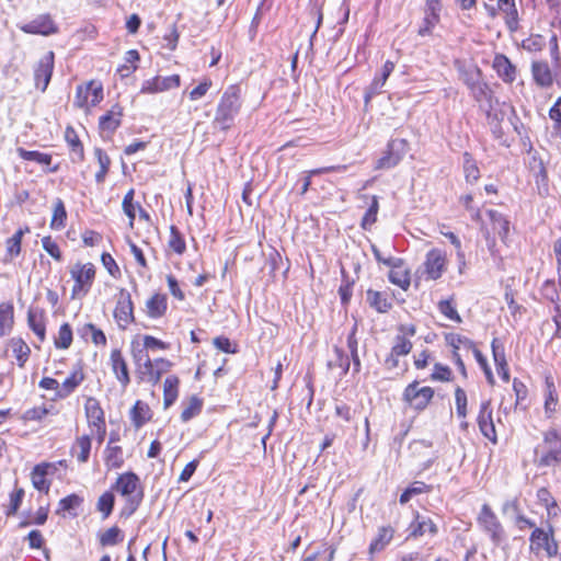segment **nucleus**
Here are the masks:
<instances>
[{"label": "nucleus", "instance_id": "f257e3e1", "mask_svg": "<svg viewBox=\"0 0 561 561\" xmlns=\"http://www.w3.org/2000/svg\"><path fill=\"white\" fill-rule=\"evenodd\" d=\"M242 107L241 88L229 85L222 93L216 108L214 125L221 130H228L234 123Z\"/></svg>", "mask_w": 561, "mask_h": 561}, {"label": "nucleus", "instance_id": "f03ea898", "mask_svg": "<svg viewBox=\"0 0 561 561\" xmlns=\"http://www.w3.org/2000/svg\"><path fill=\"white\" fill-rule=\"evenodd\" d=\"M70 275L75 280L71 298L81 299L87 296L95 278L94 265L92 263H76L70 270Z\"/></svg>", "mask_w": 561, "mask_h": 561}, {"label": "nucleus", "instance_id": "7ed1b4c3", "mask_svg": "<svg viewBox=\"0 0 561 561\" xmlns=\"http://www.w3.org/2000/svg\"><path fill=\"white\" fill-rule=\"evenodd\" d=\"M115 489L121 493V495L127 497V506L129 508V514H133L142 500V492L140 489V481L136 473L134 472H125L121 474L115 484Z\"/></svg>", "mask_w": 561, "mask_h": 561}, {"label": "nucleus", "instance_id": "20e7f679", "mask_svg": "<svg viewBox=\"0 0 561 561\" xmlns=\"http://www.w3.org/2000/svg\"><path fill=\"white\" fill-rule=\"evenodd\" d=\"M477 524L494 545H500L505 537L504 528L490 505L483 504L477 517Z\"/></svg>", "mask_w": 561, "mask_h": 561}, {"label": "nucleus", "instance_id": "39448f33", "mask_svg": "<svg viewBox=\"0 0 561 561\" xmlns=\"http://www.w3.org/2000/svg\"><path fill=\"white\" fill-rule=\"evenodd\" d=\"M103 100V87L101 83L90 81L77 88L75 105L80 108H89L98 105Z\"/></svg>", "mask_w": 561, "mask_h": 561}, {"label": "nucleus", "instance_id": "423d86ee", "mask_svg": "<svg viewBox=\"0 0 561 561\" xmlns=\"http://www.w3.org/2000/svg\"><path fill=\"white\" fill-rule=\"evenodd\" d=\"M434 397V390L431 387L419 388V381L409 383L403 392V400L413 409L424 410Z\"/></svg>", "mask_w": 561, "mask_h": 561}, {"label": "nucleus", "instance_id": "0eeeda50", "mask_svg": "<svg viewBox=\"0 0 561 561\" xmlns=\"http://www.w3.org/2000/svg\"><path fill=\"white\" fill-rule=\"evenodd\" d=\"M408 142L404 139H392L388 144L387 151L375 165L377 170H386L396 167L407 152Z\"/></svg>", "mask_w": 561, "mask_h": 561}, {"label": "nucleus", "instance_id": "6e6552de", "mask_svg": "<svg viewBox=\"0 0 561 561\" xmlns=\"http://www.w3.org/2000/svg\"><path fill=\"white\" fill-rule=\"evenodd\" d=\"M114 318L118 327L125 330L135 321L134 305L130 294L126 289H121L118 300L114 310Z\"/></svg>", "mask_w": 561, "mask_h": 561}, {"label": "nucleus", "instance_id": "1a4fd4ad", "mask_svg": "<svg viewBox=\"0 0 561 561\" xmlns=\"http://www.w3.org/2000/svg\"><path fill=\"white\" fill-rule=\"evenodd\" d=\"M446 254L442 250H430L423 264L426 278L431 280L440 278L446 271Z\"/></svg>", "mask_w": 561, "mask_h": 561}, {"label": "nucleus", "instance_id": "9d476101", "mask_svg": "<svg viewBox=\"0 0 561 561\" xmlns=\"http://www.w3.org/2000/svg\"><path fill=\"white\" fill-rule=\"evenodd\" d=\"M443 4L440 0H427L424 8V19L419 28L420 36L431 35L434 27L440 21Z\"/></svg>", "mask_w": 561, "mask_h": 561}, {"label": "nucleus", "instance_id": "9b49d317", "mask_svg": "<svg viewBox=\"0 0 561 561\" xmlns=\"http://www.w3.org/2000/svg\"><path fill=\"white\" fill-rule=\"evenodd\" d=\"M20 30L26 34L49 36L58 32V26L49 14H41L28 23L20 25Z\"/></svg>", "mask_w": 561, "mask_h": 561}, {"label": "nucleus", "instance_id": "f8f14e48", "mask_svg": "<svg viewBox=\"0 0 561 561\" xmlns=\"http://www.w3.org/2000/svg\"><path fill=\"white\" fill-rule=\"evenodd\" d=\"M55 55L53 51H47L39 60L34 70L35 85L41 91H45L49 84L53 70H54Z\"/></svg>", "mask_w": 561, "mask_h": 561}, {"label": "nucleus", "instance_id": "ddd939ff", "mask_svg": "<svg viewBox=\"0 0 561 561\" xmlns=\"http://www.w3.org/2000/svg\"><path fill=\"white\" fill-rule=\"evenodd\" d=\"M477 422L481 434L485 438L490 439L493 444H496L497 436L492 417V407L490 400H485L481 403Z\"/></svg>", "mask_w": 561, "mask_h": 561}, {"label": "nucleus", "instance_id": "4468645a", "mask_svg": "<svg viewBox=\"0 0 561 561\" xmlns=\"http://www.w3.org/2000/svg\"><path fill=\"white\" fill-rule=\"evenodd\" d=\"M181 79L178 75L169 77H154L144 81L140 92L145 94H153L180 87Z\"/></svg>", "mask_w": 561, "mask_h": 561}, {"label": "nucleus", "instance_id": "2eb2a0df", "mask_svg": "<svg viewBox=\"0 0 561 561\" xmlns=\"http://www.w3.org/2000/svg\"><path fill=\"white\" fill-rule=\"evenodd\" d=\"M171 367V363L164 358L151 360L146 356V362L142 364L141 375L145 380L151 383H157L162 374L167 373Z\"/></svg>", "mask_w": 561, "mask_h": 561}, {"label": "nucleus", "instance_id": "dca6fc26", "mask_svg": "<svg viewBox=\"0 0 561 561\" xmlns=\"http://www.w3.org/2000/svg\"><path fill=\"white\" fill-rule=\"evenodd\" d=\"M393 70L394 64L390 60H387L382 66L380 76H376L373 82L365 89L364 101L366 105L375 95L381 93L387 79Z\"/></svg>", "mask_w": 561, "mask_h": 561}, {"label": "nucleus", "instance_id": "f3484780", "mask_svg": "<svg viewBox=\"0 0 561 561\" xmlns=\"http://www.w3.org/2000/svg\"><path fill=\"white\" fill-rule=\"evenodd\" d=\"M497 10L504 15L507 28L516 32L519 27V18L515 0H497Z\"/></svg>", "mask_w": 561, "mask_h": 561}, {"label": "nucleus", "instance_id": "a211bd4d", "mask_svg": "<svg viewBox=\"0 0 561 561\" xmlns=\"http://www.w3.org/2000/svg\"><path fill=\"white\" fill-rule=\"evenodd\" d=\"M493 68L504 82L512 83L515 81L517 75L516 67L505 55L497 54L494 57Z\"/></svg>", "mask_w": 561, "mask_h": 561}, {"label": "nucleus", "instance_id": "6ab92c4d", "mask_svg": "<svg viewBox=\"0 0 561 561\" xmlns=\"http://www.w3.org/2000/svg\"><path fill=\"white\" fill-rule=\"evenodd\" d=\"M84 412L89 428L105 423L104 411L98 399L89 397L84 403Z\"/></svg>", "mask_w": 561, "mask_h": 561}, {"label": "nucleus", "instance_id": "aec40b11", "mask_svg": "<svg viewBox=\"0 0 561 561\" xmlns=\"http://www.w3.org/2000/svg\"><path fill=\"white\" fill-rule=\"evenodd\" d=\"M111 366L112 370L115 374L117 380L121 382V385L125 388L129 382V374L126 360L123 357V354L119 350H113L111 352Z\"/></svg>", "mask_w": 561, "mask_h": 561}, {"label": "nucleus", "instance_id": "412c9836", "mask_svg": "<svg viewBox=\"0 0 561 561\" xmlns=\"http://www.w3.org/2000/svg\"><path fill=\"white\" fill-rule=\"evenodd\" d=\"M123 108L115 104L112 108L102 115L99 119V127L102 131L113 134L121 125Z\"/></svg>", "mask_w": 561, "mask_h": 561}, {"label": "nucleus", "instance_id": "4be33fe9", "mask_svg": "<svg viewBox=\"0 0 561 561\" xmlns=\"http://www.w3.org/2000/svg\"><path fill=\"white\" fill-rule=\"evenodd\" d=\"M531 75L537 85L549 88L553 83V76L547 61H534Z\"/></svg>", "mask_w": 561, "mask_h": 561}, {"label": "nucleus", "instance_id": "5701e85b", "mask_svg": "<svg viewBox=\"0 0 561 561\" xmlns=\"http://www.w3.org/2000/svg\"><path fill=\"white\" fill-rule=\"evenodd\" d=\"M410 536L414 538L424 536L425 534L434 536L438 531L436 524L431 518L421 516L420 514H416L415 519L410 525Z\"/></svg>", "mask_w": 561, "mask_h": 561}, {"label": "nucleus", "instance_id": "b1692460", "mask_svg": "<svg viewBox=\"0 0 561 561\" xmlns=\"http://www.w3.org/2000/svg\"><path fill=\"white\" fill-rule=\"evenodd\" d=\"M460 80L470 89L482 79L481 70L474 65H466L459 60L455 62Z\"/></svg>", "mask_w": 561, "mask_h": 561}, {"label": "nucleus", "instance_id": "393cba45", "mask_svg": "<svg viewBox=\"0 0 561 561\" xmlns=\"http://www.w3.org/2000/svg\"><path fill=\"white\" fill-rule=\"evenodd\" d=\"M50 469L51 465L49 463H39L34 467L31 472V480L36 490L48 493L50 484L47 481L46 476Z\"/></svg>", "mask_w": 561, "mask_h": 561}, {"label": "nucleus", "instance_id": "a878e982", "mask_svg": "<svg viewBox=\"0 0 561 561\" xmlns=\"http://www.w3.org/2000/svg\"><path fill=\"white\" fill-rule=\"evenodd\" d=\"M27 322L32 331L43 342L46 336L44 311L38 308H31L27 312Z\"/></svg>", "mask_w": 561, "mask_h": 561}, {"label": "nucleus", "instance_id": "bb28decb", "mask_svg": "<svg viewBox=\"0 0 561 561\" xmlns=\"http://www.w3.org/2000/svg\"><path fill=\"white\" fill-rule=\"evenodd\" d=\"M394 529L391 526H381L378 528L376 538L370 542L369 553L374 554L382 551L392 540Z\"/></svg>", "mask_w": 561, "mask_h": 561}, {"label": "nucleus", "instance_id": "cd10ccee", "mask_svg": "<svg viewBox=\"0 0 561 561\" xmlns=\"http://www.w3.org/2000/svg\"><path fill=\"white\" fill-rule=\"evenodd\" d=\"M103 454L107 470L119 469L124 466V451L121 446L106 445Z\"/></svg>", "mask_w": 561, "mask_h": 561}, {"label": "nucleus", "instance_id": "c85d7f7f", "mask_svg": "<svg viewBox=\"0 0 561 561\" xmlns=\"http://www.w3.org/2000/svg\"><path fill=\"white\" fill-rule=\"evenodd\" d=\"M84 380V374L81 368L73 370L60 386V390L57 392V397L65 399L69 397L77 387Z\"/></svg>", "mask_w": 561, "mask_h": 561}, {"label": "nucleus", "instance_id": "c756f323", "mask_svg": "<svg viewBox=\"0 0 561 561\" xmlns=\"http://www.w3.org/2000/svg\"><path fill=\"white\" fill-rule=\"evenodd\" d=\"M168 308L167 296L163 294H154L146 302L147 314L152 318H161Z\"/></svg>", "mask_w": 561, "mask_h": 561}, {"label": "nucleus", "instance_id": "7c9ffc66", "mask_svg": "<svg viewBox=\"0 0 561 561\" xmlns=\"http://www.w3.org/2000/svg\"><path fill=\"white\" fill-rule=\"evenodd\" d=\"M92 440L90 435H82L78 437L71 447V454L77 458L80 463H85L89 460Z\"/></svg>", "mask_w": 561, "mask_h": 561}, {"label": "nucleus", "instance_id": "2f4dec72", "mask_svg": "<svg viewBox=\"0 0 561 561\" xmlns=\"http://www.w3.org/2000/svg\"><path fill=\"white\" fill-rule=\"evenodd\" d=\"M545 414L550 419L557 411L558 394L552 377H546Z\"/></svg>", "mask_w": 561, "mask_h": 561}, {"label": "nucleus", "instance_id": "473e14b6", "mask_svg": "<svg viewBox=\"0 0 561 561\" xmlns=\"http://www.w3.org/2000/svg\"><path fill=\"white\" fill-rule=\"evenodd\" d=\"M536 463L538 467H554L561 463V448H547L539 454L536 449Z\"/></svg>", "mask_w": 561, "mask_h": 561}, {"label": "nucleus", "instance_id": "72a5a7b5", "mask_svg": "<svg viewBox=\"0 0 561 561\" xmlns=\"http://www.w3.org/2000/svg\"><path fill=\"white\" fill-rule=\"evenodd\" d=\"M180 380L176 376H168L163 383V403L164 408L172 405L179 396Z\"/></svg>", "mask_w": 561, "mask_h": 561}, {"label": "nucleus", "instance_id": "f704fd0d", "mask_svg": "<svg viewBox=\"0 0 561 561\" xmlns=\"http://www.w3.org/2000/svg\"><path fill=\"white\" fill-rule=\"evenodd\" d=\"M151 417L147 403L138 400L130 410V420L136 428H140Z\"/></svg>", "mask_w": 561, "mask_h": 561}, {"label": "nucleus", "instance_id": "c9c22d12", "mask_svg": "<svg viewBox=\"0 0 561 561\" xmlns=\"http://www.w3.org/2000/svg\"><path fill=\"white\" fill-rule=\"evenodd\" d=\"M493 230L497 232L502 241H505L510 232V221L497 210H488Z\"/></svg>", "mask_w": 561, "mask_h": 561}, {"label": "nucleus", "instance_id": "e433bc0d", "mask_svg": "<svg viewBox=\"0 0 561 561\" xmlns=\"http://www.w3.org/2000/svg\"><path fill=\"white\" fill-rule=\"evenodd\" d=\"M67 210L61 198H56L54 202L53 216L50 220V228L53 230H61L66 227Z\"/></svg>", "mask_w": 561, "mask_h": 561}, {"label": "nucleus", "instance_id": "4c0bfd02", "mask_svg": "<svg viewBox=\"0 0 561 561\" xmlns=\"http://www.w3.org/2000/svg\"><path fill=\"white\" fill-rule=\"evenodd\" d=\"M403 261L401 260V263L396 267H390L389 272V280L402 288L403 290H407L410 286V274L409 272L403 268Z\"/></svg>", "mask_w": 561, "mask_h": 561}, {"label": "nucleus", "instance_id": "58836bf2", "mask_svg": "<svg viewBox=\"0 0 561 561\" xmlns=\"http://www.w3.org/2000/svg\"><path fill=\"white\" fill-rule=\"evenodd\" d=\"M367 301L371 308L381 313L387 312L392 306L386 295L371 289L367 290Z\"/></svg>", "mask_w": 561, "mask_h": 561}, {"label": "nucleus", "instance_id": "ea45409f", "mask_svg": "<svg viewBox=\"0 0 561 561\" xmlns=\"http://www.w3.org/2000/svg\"><path fill=\"white\" fill-rule=\"evenodd\" d=\"M10 345L19 366L23 368L31 353L28 345L22 339H12Z\"/></svg>", "mask_w": 561, "mask_h": 561}, {"label": "nucleus", "instance_id": "a19ab883", "mask_svg": "<svg viewBox=\"0 0 561 561\" xmlns=\"http://www.w3.org/2000/svg\"><path fill=\"white\" fill-rule=\"evenodd\" d=\"M463 172L466 181L473 184L480 178V170L469 152L463 153Z\"/></svg>", "mask_w": 561, "mask_h": 561}, {"label": "nucleus", "instance_id": "79ce46f5", "mask_svg": "<svg viewBox=\"0 0 561 561\" xmlns=\"http://www.w3.org/2000/svg\"><path fill=\"white\" fill-rule=\"evenodd\" d=\"M552 530H545L542 528L535 527L530 535V548L531 550L539 551L543 546L551 539Z\"/></svg>", "mask_w": 561, "mask_h": 561}, {"label": "nucleus", "instance_id": "37998d69", "mask_svg": "<svg viewBox=\"0 0 561 561\" xmlns=\"http://www.w3.org/2000/svg\"><path fill=\"white\" fill-rule=\"evenodd\" d=\"M18 154L23 160L34 161L38 164L49 165L51 163V156L39 151L26 150L22 147L16 149Z\"/></svg>", "mask_w": 561, "mask_h": 561}, {"label": "nucleus", "instance_id": "c03bdc74", "mask_svg": "<svg viewBox=\"0 0 561 561\" xmlns=\"http://www.w3.org/2000/svg\"><path fill=\"white\" fill-rule=\"evenodd\" d=\"M13 323V306L11 304H0V337L9 331Z\"/></svg>", "mask_w": 561, "mask_h": 561}, {"label": "nucleus", "instance_id": "a18cd8bd", "mask_svg": "<svg viewBox=\"0 0 561 561\" xmlns=\"http://www.w3.org/2000/svg\"><path fill=\"white\" fill-rule=\"evenodd\" d=\"M537 499L539 503L546 507L549 516H556L558 514L557 502L548 489L540 488L537 491Z\"/></svg>", "mask_w": 561, "mask_h": 561}, {"label": "nucleus", "instance_id": "49530a36", "mask_svg": "<svg viewBox=\"0 0 561 561\" xmlns=\"http://www.w3.org/2000/svg\"><path fill=\"white\" fill-rule=\"evenodd\" d=\"M168 245L179 255L183 254L186 250L185 240L175 226L170 227V238Z\"/></svg>", "mask_w": 561, "mask_h": 561}, {"label": "nucleus", "instance_id": "de8ad7c7", "mask_svg": "<svg viewBox=\"0 0 561 561\" xmlns=\"http://www.w3.org/2000/svg\"><path fill=\"white\" fill-rule=\"evenodd\" d=\"M82 337L87 339L89 335L95 345H105L106 336L104 332L98 329L94 324L88 323L80 329Z\"/></svg>", "mask_w": 561, "mask_h": 561}, {"label": "nucleus", "instance_id": "09e8293b", "mask_svg": "<svg viewBox=\"0 0 561 561\" xmlns=\"http://www.w3.org/2000/svg\"><path fill=\"white\" fill-rule=\"evenodd\" d=\"M25 232H28V228L19 229L7 241L8 255L13 259L21 252V242Z\"/></svg>", "mask_w": 561, "mask_h": 561}, {"label": "nucleus", "instance_id": "8fccbe9b", "mask_svg": "<svg viewBox=\"0 0 561 561\" xmlns=\"http://www.w3.org/2000/svg\"><path fill=\"white\" fill-rule=\"evenodd\" d=\"M94 154L98 158V162L100 164V170L95 174V181L98 183H103L108 172L111 160L108 156L100 148L94 150Z\"/></svg>", "mask_w": 561, "mask_h": 561}, {"label": "nucleus", "instance_id": "3c124183", "mask_svg": "<svg viewBox=\"0 0 561 561\" xmlns=\"http://www.w3.org/2000/svg\"><path fill=\"white\" fill-rule=\"evenodd\" d=\"M428 490L430 486L427 484L422 481H415L403 491L399 501L401 504H407L413 496L425 493Z\"/></svg>", "mask_w": 561, "mask_h": 561}, {"label": "nucleus", "instance_id": "603ef678", "mask_svg": "<svg viewBox=\"0 0 561 561\" xmlns=\"http://www.w3.org/2000/svg\"><path fill=\"white\" fill-rule=\"evenodd\" d=\"M72 343V330L68 323L60 325L58 335L55 339V346L60 350H67Z\"/></svg>", "mask_w": 561, "mask_h": 561}, {"label": "nucleus", "instance_id": "864d4df0", "mask_svg": "<svg viewBox=\"0 0 561 561\" xmlns=\"http://www.w3.org/2000/svg\"><path fill=\"white\" fill-rule=\"evenodd\" d=\"M202 405L203 403L201 399L192 397L181 413V420L183 422H188L191 419L198 415L202 411Z\"/></svg>", "mask_w": 561, "mask_h": 561}, {"label": "nucleus", "instance_id": "5fc2aeb1", "mask_svg": "<svg viewBox=\"0 0 561 561\" xmlns=\"http://www.w3.org/2000/svg\"><path fill=\"white\" fill-rule=\"evenodd\" d=\"M437 308L442 314H444L449 320H453L455 322H461V317L459 316L458 311L456 310L455 304L453 299H445L440 300L437 305Z\"/></svg>", "mask_w": 561, "mask_h": 561}, {"label": "nucleus", "instance_id": "6e6d98bb", "mask_svg": "<svg viewBox=\"0 0 561 561\" xmlns=\"http://www.w3.org/2000/svg\"><path fill=\"white\" fill-rule=\"evenodd\" d=\"M378 209H379L378 198H377V196H371V203L362 219V228L363 229L366 230L376 222Z\"/></svg>", "mask_w": 561, "mask_h": 561}, {"label": "nucleus", "instance_id": "4d7b16f0", "mask_svg": "<svg viewBox=\"0 0 561 561\" xmlns=\"http://www.w3.org/2000/svg\"><path fill=\"white\" fill-rule=\"evenodd\" d=\"M123 540L122 531L118 527L114 526L100 535V543L103 547L115 546Z\"/></svg>", "mask_w": 561, "mask_h": 561}, {"label": "nucleus", "instance_id": "13d9d810", "mask_svg": "<svg viewBox=\"0 0 561 561\" xmlns=\"http://www.w3.org/2000/svg\"><path fill=\"white\" fill-rule=\"evenodd\" d=\"M412 350V343L403 335H397L391 347L393 356H405Z\"/></svg>", "mask_w": 561, "mask_h": 561}, {"label": "nucleus", "instance_id": "bf43d9fd", "mask_svg": "<svg viewBox=\"0 0 561 561\" xmlns=\"http://www.w3.org/2000/svg\"><path fill=\"white\" fill-rule=\"evenodd\" d=\"M469 90H470L472 98L477 102H482L484 100H489L490 94H491V90H490L489 85L483 81V79L479 80Z\"/></svg>", "mask_w": 561, "mask_h": 561}, {"label": "nucleus", "instance_id": "052dcab7", "mask_svg": "<svg viewBox=\"0 0 561 561\" xmlns=\"http://www.w3.org/2000/svg\"><path fill=\"white\" fill-rule=\"evenodd\" d=\"M114 495L111 492L103 493L98 501V510L103 513V517L106 518L113 511L114 507Z\"/></svg>", "mask_w": 561, "mask_h": 561}, {"label": "nucleus", "instance_id": "680f3d73", "mask_svg": "<svg viewBox=\"0 0 561 561\" xmlns=\"http://www.w3.org/2000/svg\"><path fill=\"white\" fill-rule=\"evenodd\" d=\"M65 139L68 145L71 147L72 151L79 156V158L83 157V148L79 140V137L72 127H67L65 131Z\"/></svg>", "mask_w": 561, "mask_h": 561}, {"label": "nucleus", "instance_id": "e2e57ef3", "mask_svg": "<svg viewBox=\"0 0 561 561\" xmlns=\"http://www.w3.org/2000/svg\"><path fill=\"white\" fill-rule=\"evenodd\" d=\"M541 294L546 299H549L551 302L560 305V294L557 289L554 280H546L541 287Z\"/></svg>", "mask_w": 561, "mask_h": 561}, {"label": "nucleus", "instance_id": "0e129e2a", "mask_svg": "<svg viewBox=\"0 0 561 561\" xmlns=\"http://www.w3.org/2000/svg\"><path fill=\"white\" fill-rule=\"evenodd\" d=\"M445 339H446L447 344L450 345L454 348V351H456V352H458L460 346H465V347L473 346V343L471 340H469L466 336L456 334V333H449L445 336Z\"/></svg>", "mask_w": 561, "mask_h": 561}, {"label": "nucleus", "instance_id": "69168bd1", "mask_svg": "<svg viewBox=\"0 0 561 561\" xmlns=\"http://www.w3.org/2000/svg\"><path fill=\"white\" fill-rule=\"evenodd\" d=\"M455 401L457 415L465 419L467 416V394L460 387H457L455 390Z\"/></svg>", "mask_w": 561, "mask_h": 561}, {"label": "nucleus", "instance_id": "338daca9", "mask_svg": "<svg viewBox=\"0 0 561 561\" xmlns=\"http://www.w3.org/2000/svg\"><path fill=\"white\" fill-rule=\"evenodd\" d=\"M546 448H561V431L551 428L543 434Z\"/></svg>", "mask_w": 561, "mask_h": 561}, {"label": "nucleus", "instance_id": "774afa93", "mask_svg": "<svg viewBox=\"0 0 561 561\" xmlns=\"http://www.w3.org/2000/svg\"><path fill=\"white\" fill-rule=\"evenodd\" d=\"M42 245L44 250L55 260L61 261V252L59 250L58 244L51 239V237L47 236L42 239Z\"/></svg>", "mask_w": 561, "mask_h": 561}]
</instances>
